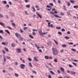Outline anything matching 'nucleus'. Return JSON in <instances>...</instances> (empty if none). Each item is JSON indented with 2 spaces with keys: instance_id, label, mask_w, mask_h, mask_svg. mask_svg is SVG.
Listing matches in <instances>:
<instances>
[{
  "instance_id": "obj_58",
  "label": "nucleus",
  "mask_w": 78,
  "mask_h": 78,
  "mask_svg": "<svg viewBox=\"0 0 78 78\" xmlns=\"http://www.w3.org/2000/svg\"><path fill=\"white\" fill-rule=\"evenodd\" d=\"M35 8H39V6L37 5H35Z\"/></svg>"
},
{
  "instance_id": "obj_41",
  "label": "nucleus",
  "mask_w": 78,
  "mask_h": 78,
  "mask_svg": "<svg viewBox=\"0 0 78 78\" xmlns=\"http://www.w3.org/2000/svg\"><path fill=\"white\" fill-rule=\"evenodd\" d=\"M70 2H71V3H74V1L72 0H70Z\"/></svg>"
},
{
  "instance_id": "obj_55",
  "label": "nucleus",
  "mask_w": 78,
  "mask_h": 78,
  "mask_svg": "<svg viewBox=\"0 0 78 78\" xmlns=\"http://www.w3.org/2000/svg\"><path fill=\"white\" fill-rule=\"evenodd\" d=\"M58 2L59 3H61V1L60 0H58Z\"/></svg>"
},
{
  "instance_id": "obj_54",
  "label": "nucleus",
  "mask_w": 78,
  "mask_h": 78,
  "mask_svg": "<svg viewBox=\"0 0 78 78\" xmlns=\"http://www.w3.org/2000/svg\"><path fill=\"white\" fill-rule=\"evenodd\" d=\"M67 14H68V15H71V14H70V13L69 12H67Z\"/></svg>"
},
{
  "instance_id": "obj_31",
  "label": "nucleus",
  "mask_w": 78,
  "mask_h": 78,
  "mask_svg": "<svg viewBox=\"0 0 78 78\" xmlns=\"http://www.w3.org/2000/svg\"><path fill=\"white\" fill-rule=\"evenodd\" d=\"M15 75L16 76V77H18V76H19V75H18V74L16 73L15 74Z\"/></svg>"
},
{
  "instance_id": "obj_28",
  "label": "nucleus",
  "mask_w": 78,
  "mask_h": 78,
  "mask_svg": "<svg viewBox=\"0 0 78 78\" xmlns=\"http://www.w3.org/2000/svg\"><path fill=\"white\" fill-rule=\"evenodd\" d=\"M3 3H4V4H7V2H6V1H3Z\"/></svg>"
},
{
  "instance_id": "obj_3",
  "label": "nucleus",
  "mask_w": 78,
  "mask_h": 78,
  "mask_svg": "<svg viewBox=\"0 0 78 78\" xmlns=\"http://www.w3.org/2000/svg\"><path fill=\"white\" fill-rule=\"evenodd\" d=\"M39 34L40 35V36H44V34L42 32V29H39Z\"/></svg>"
},
{
  "instance_id": "obj_51",
  "label": "nucleus",
  "mask_w": 78,
  "mask_h": 78,
  "mask_svg": "<svg viewBox=\"0 0 78 78\" xmlns=\"http://www.w3.org/2000/svg\"><path fill=\"white\" fill-rule=\"evenodd\" d=\"M60 14L61 16H64V14L63 12L60 13Z\"/></svg>"
},
{
  "instance_id": "obj_46",
  "label": "nucleus",
  "mask_w": 78,
  "mask_h": 78,
  "mask_svg": "<svg viewBox=\"0 0 78 78\" xmlns=\"http://www.w3.org/2000/svg\"><path fill=\"white\" fill-rule=\"evenodd\" d=\"M15 65L16 66H17L18 65V63H17V62H15Z\"/></svg>"
},
{
  "instance_id": "obj_10",
  "label": "nucleus",
  "mask_w": 78,
  "mask_h": 78,
  "mask_svg": "<svg viewBox=\"0 0 78 78\" xmlns=\"http://www.w3.org/2000/svg\"><path fill=\"white\" fill-rule=\"evenodd\" d=\"M35 47H37V49H39V48H40V47H39V46L37 45L36 44H35Z\"/></svg>"
},
{
  "instance_id": "obj_43",
  "label": "nucleus",
  "mask_w": 78,
  "mask_h": 78,
  "mask_svg": "<svg viewBox=\"0 0 78 78\" xmlns=\"http://www.w3.org/2000/svg\"><path fill=\"white\" fill-rule=\"evenodd\" d=\"M72 64H73V65H74V66H77V65H76V63H75L73 62H72Z\"/></svg>"
},
{
  "instance_id": "obj_6",
  "label": "nucleus",
  "mask_w": 78,
  "mask_h": 78,
  "mask_svg": "<svg viewBox=\"0 0 78 78\" xmlns=\"http://www.w3.org/2000/svg\"><path fill=\"white\" fill-rule=\"evenodd\" d=\"M36 14H37L38 17H40V18L41 19H42V16H41V15L40 14H39L37 12H36Z\"/></svg>"
},
{
  "instance_id": "obj_15",
  "label": "nucleus",
  "mask_w": 78,
  "mask_h": 78,
  "mask_svg": "<svg viewBox=\"0 0 78 78\" xmlns=\"http://www.w3.org/2000/svg\"><path fill=\"white\" fill-rule=\"evenodd\" d=\"M53 41H54V42H55V44H56V45H58V42H57V41H56L55 40V39H54Z\"/></svg>"
},
{
  "instance_id": "obj_48",
  "label": "nucleus",
  "mask_w": 78,
  "mask_h": 78,
  "mask_svg": "<svg viewBox=\"0 0 78 78\" xmlns=\"http://www.w3.org/2000/svg\"><path fill=\"white\" fill-rule=\"evenodd\" d=\"M7 28H9V29H10V30H12V28H11V27H10L9 26H7Z\"/></svg>"
},
{
  "instance_id": "obj_9",
  "label": "nucleus",
  "mask_w": 78,
  "mask_h": 78,
  "mask_svg": "<svg viewBox=\"0 0 78 78\" xmlns=\"http://www.w3.org/2000/svg\"><path fill=\"white\" fill-rule=\"evenodd\" d=\"M34 61H37H37H38V59H37V58H36V57H34Z\"/></svg>"
},
{
  "instance_id": "obj_56",
  "label": "nucleus",
  "mask_w": 78,
  "mask_h": 78,
  "mask_svg": "<svg viewBox=\"0 0 78 78\" xmlns=\"http://www.w3.org/2000/svg\"><path fill=\"white\" fill-rule=\"evenodd\" d=\"M56 29H61V27H56Z\"/></svg>"
},
{
  "instance_id": "obj_38",
  "label": "nucleus",
  "mask_w": 78,
  "mask_h": 78,
  "mask_svg": "<svg viewBox=\"0 0 78 78\" xmlns=\"http://www.w3.org/2000/svg\"><path fill=\"white\" fill-rule=\"evenodd\" d=\"M6 57L8 59H11V57L9 56H7Z\"/></svg>"
},
{
  "instance_id": "obj_17",
  "label": "nucleus",
  "mask_w": 78,
  "mask_h": 78,
  "mask_svg": "<svg viewBox=\"0 0 78 78\" xmlns=\"http://www.w3.org/2000/svg\"><path fill=\"white\" fill-rule=\"evenodd\" d=\"M54 61L55 62H58V59L56 58H55L54 60Z\"/></svg>"
},
{
  "instance_id": "obj_23",
  "label": "nucleus",
  "mask_w": 78,
  "mask_h": 78,
  "mask_svg": "<svg viewBox=\"0 0 78 78\" xmlns=\"http://www.w3.org/2000/svg\"><path fill=\"white\" fill-rule=\"evenodd\" d=\"M62 46V47L65 48V47H67V45H66V44H63Z\"/></svg>"
},
{
  "instance_id": "obj_50",
  "label": "nucleus",
  "mask_w": 78,
  "mask_h": 78,
  "mask_svg": "<svg viewBox=\"0 0 78 78\" xmlns=\"http://www.w3.org/2000/svg\"><path fill=\"white\" fill-rule=\"evenodd\" d=\"M20 40L21 41H23V38H21L20 39Z\"/></svg>"
},
{
  "instance_id": "obj_44",
  "label": "nucleus",
  "mask_w": 78,
  "mask_h": 78,
  "mask_svg": "<svg viewBox=\"0 0 78 78\" xmlns=\"http://www.w3.org/2000/svg\"><path fill=\"white\" fill-rule=\"evenodd\" d=\"M28 60H29V61H32V60L30 58H28Z\"/></svg>"
},
{
  "instance_id": "obj_24",
  "label": "nucleus",
  "mask_w": 78,
  "mask_h": 78,
  "mask_svg": "<svg viewBox=\"0 0 78 78\" xmlns=\"http://www.w3.org/2000/svg\"><path fill=\"white\" fill-rule=\"evenodd\" d=\"M44 58H45V59H49L47 55L45 56L44 57Z\"/></svg>"
},
{
  "instance_id": "obj_49",
  "label": "nucleus",
  "mask_w": 78,
  "mask_h": 78,
  "mask_svg": "<svg viewBox=\"0 0 78 78\" xmlns=\"http://www.w3.org/2000/svg\"><path fill=\"white\" fill-rule=\"evenodd\" d=\"M12 25L13 26H16V24H15V23H12Z\"/></svg>"
},
{
  "instance_id": "obj_62",
  "label": "nucleus",
  "mask_w": 78,
  "mask_h": 78,
  "mask_svg": "<svg viewBox=\"0 0 78 78\" xmlns=\"http://www.w3.org/2000/svg\"><path fill=\"white\" fill-rule=\"evenodd\" d=\"M0 17H3V16L1 14H0Z\"/></svg>"
},
{
  "instance_id": "obj_11",
  "label": "nucleus",
  "mask_w": 78,
  "mask_h": 78,
  "mask_svg": "<svg viewBox=\"0 0 78 78\" xmlns=\"http://www.w3.org/2000/svg\"><path fill=\"white\" fill-rule=\"evenodd\" d=\"M0 25H1V26H2V27H4V26H5V24L2 22H0Z\"/></svg>"
},
{
  "instance_id": "obj_30",
  "label": "nucleus",
  "mask_w": 78,
  "mask_h": 78,
  "mask_svg": "<svg viewBox=\"0 0 78 78\" xmlns=\"http://www.w3.org/2000/svg\"><path fill=\"white\" fill-rule=\"evenodd\" d=\"M47 8H52L51 6H49V5H47L46 6Z\"/></svg>"
},
{
  "instance_id": "obj_63",
  "label": "nucleus",
  "mask_w": 78,
  "mask_h": 78,
  "mask_svg": "<svg viewBox=\"0 0 78 78\" xmlns=\"http://www.w3.org/2000/svg\"><path fill=\"white\" fill-rule=\"evenodd\" d=\"M48 77L49 78H51V76L50 75H49L48 76Z\"/></svg>"
},
{
  "instance_id": "obj_52",
  "label": "nucleus",
  "mask_w": 78,
  "mask_h": 78,
  "mask_svg": "<svg viewBox=\"0 0 78 78\" xmlns=\"http://www.w3.org/2000/svg\"><path fill=\"white\" fill-rule=\"evenodd\" d=\"M52 11H56V9H55L54 8H53L52 10Z\"/></svg>"
},
{
  "instance_id": "obj_22",
  "label": "nucleus",
  "mask_w": 78,
  "mask_h": 78,
  "mask_svg": "<svg viewBox=\"0 0 78 78\" xmlns=\"http://www.w3.org/2000/svg\"><path fill=\"white\" fill-rule=\"evenodd\" d=\"M48 45H51V41H48Z\"/></svg>"
},
{
  "instance_id": "obj_33",
  "label": "nucleus",
  "mask_w": 78,
  "mask_h": 78,
  "mask_svg": "<svg viewBox=\"0 0 78 78\" xmlns=\"http://www.w3.org/2000/svg\"><path fill=\"white\" fill-rule=\"evenodd\" d=\"M26 7L27 8H28L30 7V5H26Z\"/></svg>"
},
{
  "instance_id": "obj_42",
  "label": "nucleus",
  "mask_w": 78,
  "mask_h": 78,
  "mask_svg": "<svg viewBox=\"0 0 78 78\" xmlns=\"http://www.w3.org/2000/svg\"><path fill=\"white\" fill-rule=\"evenodd\" d=\"M32 34L34 36H35V35H36V33H35L34 32H33L32 33Z\"/></svg>"
},
{
  "instance_id": "obj_14",
  "label": "nucleus",
  "mask_w": 78,
  "mask_h": 78,
  "mask_svg": "<svg viewBox=\"0 0 78 78\" xmlns=\"http://www.w3.org/2000/svg\"><path fill=\"white\" fill-rule=\"evenodd\" d=\"M32 9H33L34 12H35L36 11V10H35V8H34V6H32Z\"/></svg>"
},
{
  "instance_id": "obj_27",
  "label": "nucleus",
  "mask_w": 78,
  "mask_h": 78,
  "mask_svg": "<svg viewBox=\"0 0 78 78\" xmlns=\"http://www.w3.org/2000/svg\"><path fill=\"white\" fill-rule=\"evenodd\" d=\"M29 65H30V67H33V66H32V65H31V63H29Z\"/></svg>"
},
{
  "instance_id": "obj_16",
  "label": "nucleus",
  "mask_w": 78,
  "mask_h": 78,
  "mask_svg": "<svg viewBox=\"0 0 78 78\" xmlns=\"http://www.w3.org/2000/svg\"><path fill=\"white\" fill-rule=\"evenodd\" d=\"M50 73L52 74V75H55V73H54L52 71H50Z\"/></svg>"
},
{
  "instance_id": "obj_53",
  "label": "nucleus",
  "mask_w": 78,
  "mask_h": 78,
  "mask_svg": "<svg viewBox=\"0 0 78 78\" xmlns=\"http://www.w3.org/2000/svg\"><path fill=\"white\" fill-rule=\"evenodd\" d=\"M25 3H28V0H24Z\"/></svg>"
},
{
  "instance_id": "obj_59",
  "label": "nucleus",
  "mask_w": 78,
  "mask_h": 78,
  "mask_svg": "<svg viewBox=\"0 0 78 78\" xmlns=\"http://www.w3.org/2000/svg\"><path fill=\"white\" fill-rule=\"evenodd\" d=\"M39 51L40 52H41H41H42V50H41V49H39Z\"/></svg>"
},
{
  "instance_id": "obj_61",
  "label": "nucleus",
  "mask_w": 78,
  "mask_h": 78,
  "mask_svg": "<svg viewBox=\"0 0 78 78\" xmlns=\"http://www.w3.org/2000/svg\"><path fill=\"white\" fill-rule=\"evenodd\" d=\"M58 74L61 73L60 72V71H59V70H58Z\"/></svg>"
},
{
  "instance_id": "obj_29",
  "label": "nucleus",
  "mask_w": 78,
  "mask_h": 78,
  "mask_svg": "<svg viewBox=\"0 0 78 78\" xmlns=\"http://www.w3.org/2000/svg\"><path fill=\"white\" fill-rule=\"evenodd\" d=\"M50 13L51 14H52V15H54V14H55V13L52 11L50 12Z\"/></svg>"
},
{
  "instance_id": "obj_45",
  "label": "nucleus",
  "mask_w": 78,
  "mask_h": 78,
  "mask_svg": "<svg viewBox=\"0 0 78 78\" xmlns=\"http://www.w3.org/2000/svg\"><path fill=\"white\" fill-rule=\"evenodd\" d=\"M25 13L26 14V15H28V13H27V12L26 11H25Z\"/></svg>"
},
{
  "instance_id": "obj_40",
  "label": "nucleus",
  "mask_w": 78,
  "mask_h": 78,
  "mask_svg": "<svg viewBox=\"0 0 78 78\" xmlns=\"http://www.w3.org/2000/svg\"><path fill=\"white\" fill-rule=\"evenodd\" d=\"M61 31H65V29H64L63 28H62V30H61Z\"/></svg>"
},
{
  "instance_id": "obj_12",
  "label": "nucleus",
  "mask_w": 78,
  "mask_h": 78,
  "mask_svg": "<svg viewBox=\"0 0 78 78\" xmlns=\"http://www.w3.org/2000/svg\"><path fill=\"white\" fill-rule=\"evenodd\" d=\"M60 69H61V71L63 72H64V68L61 67H60Z\"/></svg>"
},
{
  "instance_id": "obj_19",
  "label": "nucleus",
  "mask_w": 78,
  "mask_h": 78,
  "mask_svg": "<svg viewBox=\"0 0 78 78\" xmlns=\"http://www.w3.org/2000/svg\"><path fill=\"white\" fill-rule=\"evenodd\" d=\"M5 50H6V51H7V52H8V51H9L8 49V48H6V47L5 48Z\"/></svg>"
},
{
  "instance_id": "obj_57",
  "label": "nucleus",
  "mask_w": 78,
  "mask_h": 78,
  "mask_svg": "<svg viewBox=\"0 0 78 78\" xmlns=\"http://www.w3.org/2000/svg\"><path fill=\"white\" fill-rule=\"evenodd\" d=\"M71 50L72 51H76V50L74 49H72Z\"/></svg>"
},
{
  "instance_id": "obj_7",
  "label": "nucleus",
  "mask_w": 78,
  "mask_h": 78,
  "mask_svg": "<svg viewBox=\"0 0 78 78\" xmlns=\"http://www.w3.org/2000/svg\"><path fill=\"white\" fill-rule=\"evenodd\" d=\"M2 45H8V42H6V43H5V42H2Z\"/></svg>"
},
{
  "instance_id": "obj_18",
  "label": "nucleus",
  "mask_w": 78,
  "mask_h": 78,
  "mask_svg": "<svg viewBox=\"0 0 78 78\" xmlns=\"http://www.w3.org/2000/svg\"><path fill=\"white\" fill-rule=\"evenodd\" d=\"M76 73L73 71H72L71 72V75H75V74Z\"/></svg>"
},
{
  "instance_id": "obj_60",
  "label": "nucleus",
  "mask_w": 78,
  "mask_h": 78,
  "mask_svg": "<svg viewBox=\"0 0 78 78\" xmlns=\"http://www.w3.org/2000/svg\"><path fill=\"white\" fill-rule=\"evenodd\" d=\"M69 67H70L71 68V67H72V65H69Z\"/></svg>"
},
{
  "instance_id": "obj_13",
  "label": "nucleus",
  "mask_w": 78,
  "mask_h": 78,
  "mask_svg": "<svg viewBox=\"0 0 78 78\" xmlns=\"http://www.w3.org/2000/svg\"><path fill=\"white\" fill-rule=\"evenodd\" d=\"M5 32H6V33H7L8 34H10V32H9V31L8 30H5Z\"/></svg>"
},
{
  "instance_id": "obj_32",
  "label": "nucleus",
  "mask_w": 78,
  "mask_h": 78,
  "mask_svg": "<svg viewBox=\"0 0 78 78\" xmlns=\"http://www.w3.org/2000/svg\"><path fill=\"white\" fill-rule=\"evenodd\" d=\"M11 45L12 47H15V44H11Z\"/></svg>"
},
{
  "instance_id": "obj_20",
  "label": "nucleus",
  "mask_w": 78,
  "mask_h": 78,
  "mask_svg": "<svg viewBox=\"0 0 78 78\" xmlns=\"http://www.w3.org/2000/svg\"><path fill=\"white\" fill-rule=\"evenodd\" d=\"M29 36L30 38L31 39H34V37L32 36V35H29Z\"/></svg>"
},
{
  "instance_id": "obj_36",
  "label": "nucleus",
  "mask_w": 78,
  "mask_h": 78,
  "mask_svg": "<svg viewBox=\"0 0 78 78\" xmlns=\"http://www.w3.org/2000/svg\"><path fill=\"white\" fill-rule=\"evenodd\" d=\"M32 72L33 73H34L35 74H36V73H36V72L35 71H33Z\"/></svg>"
},
{
  "instance_id": "obj_34",
  "label": "nucleus",
  "mask_w": 78,
  "mask_h": 78,
  "mask_svg": "<svg viewBox=\"0 0 78 78\" xmlns=\"http://www.w3.org/2000/svg\"><path fill=\"white\" fill-rule=\"evenodd\" d=\"M0 33L4 34V32H3V30H0Z\"/></svg>"
},
{
  "instance_id": "obj_39",
  "label": "nucleus",
  "mask_w": 78,
  "mask_h": 78,
  "mask_svg": "<svg viewBox=\"0 0 78 78\" xmlns=\"http://www.w3.org/2000/svg\"><path fill=\"white\" fill-rule=\"evenodd\" d=\"M3 58H4V62H6V58L4 56L3 57Z\"/></svg>"
},
{
  "instance_id": "obj_26",
  "label": "nucleus",
  "mask_w": 78,
  "mask_h": 78,
  "mask_svg": "<svg viewBox=\"0 0 78 78\" xmlns=\"http://www.w3.org/2000/svg\"><path fill=\"white\" fill-rule=\"evenodd\" d=\"M74 8H78V5L74 6Z\"/></svg>"
},
{
  "instance_id": "obj_8",
  "label": "nucleus",
  "mask_w": 78,
  "mask_h": 78,
  "mask_svg": "<svg viewBox=\"0 0 78 78\" xmlns=\"http://www.w3.org/2000/svg\"><path fill=\"white\" fill-rule=\"evenodd\" d=\"M17 53H20V51H21V49L20 48H18L17 49Z\"/></svg>"
},
{
  "instance_id": "obj_4",
  "label": "nucleus",
  "mask_w": 78,
  "mask_h": 78,
  "mask_svg": "<svg viewBox=\"0 0 78 78\" xmlns=\"http://www.w3.org/2000/svg\"><path fill=\"white\" fill-rule=\"evenodd\" d=\"M20 68L22 69H24L25 67V65L23 64H21L20 65Z\"/></svg>"
},
{
  "instance_id": "obj_37",
  "label": "nucleus",
  "mask_w": 78,
  "mask_h": 78,
  "mask_svg": "<svg viewBox=\"0 0 78 78\" xmlns=\"http://www.w3.org/2000/svg\"><path fill=\"white\" fill-rule=\"evenodd\" d=\"M55 17H59V16L57 14H55L54 15Z\"/></svg>"
},
{
  "instance_id": "obj_2",
  "label": "nucleus",
  "mask_w": 78,
  "mask_h": 78,
  "mask_svg": "<svg viewBox=\"0 0 78 78\" xmlns=\"http://www.w3.org/2000/svg\"><path fill=\"white\" fill-rule=\"evenodd\" d=\"M15 35L16 36L17 38H21V35L18 33H16L15 34Z\"/></svg>"
},
{
  "instance_id": "obj_21",
  "label": "nucleus",
  "mask_w": 78,
  "mask_h": 78,
  "mask_svg": "<svg viewBox=\"0 0 78 78\" xmlns=\"http://www.w3.org/2000/svg\"><path fill=\"white\" fill-rule=\"evenodd\" d=\"M64 38H65V39H70V37L67 36H66Z\"/></svg>"
},
{
  "instance_id": "obj_64",
  "label": "nucleus",
  "mask_w": 78,
  "mask_h": 78,
  "mask_svg": "<svg viewBox=\"0 0 78 78\" xmlns=\"http://www.w3.org/2000/svg\"><path fill=\"white\" fill-rule=\"evenodd\" d=\"M63 51H64V50L62 49V50L60 51V53H63Z\"/></svg>"
},
{
  "instance_id": "obj_25",
  "label": "nucleus",
  "mask_w": 78,
  "mask_h": 78,
  "mask_svg": "<svg viewBox=\"0 0 78 78\" xmlns=\"http://www.w3.org/2000/svg\"><path fill=\"white\" fill-rule=\"evenodd\" d=\"M58 34H59V35H62V33H61V32H58Z\"/></svg>"
},
{
  "instance_id": "obj_1",
  "label": "nucleus",
  "mask_w": 78,
  "mask_h": 78,
  "mask_svg": "<svg viewBox=\"0 0 78 78\" xmlns=\"http://www.w3.org/2000/svg\"><path fill=\"white\" fill-rule=\"evenodd\" d=\"M52 50L53 52V54L54 55H58V51L56 49L54 48H53Z\"/></svg>"
},
{
  "instance_id": "obj_35",
  "label": "nucleus",
  "mask_w": 78,
  "mask_h": 78,
  "mask_svg": "<svg viewBox=\"0 0 78 78\" xmlns=\"http://www.w3.org/2000/svg\"><path fill=\"white\" fill-rule=\"evenodd\" d=\"M70 3L69 2L67 4V6H70Z\"/></svg>"
},
{
  "instance_id": "obj_47",
  "label": "nucleus",
  "mask_w": 78,
  "mask_h": 78,
  "mask_svg": "<svg viewBox=\"0 0 78 78\" xmlns=\"http://www.w3.org/2000/svg\"><path fill=\"white\" fill-rule=\"evenodd\" d=\"M28 28V27H25L23 28V30H26V29H27Z\"/></svg>"
},
{
  "instance_id": "obj_5",
  "label": "nucleus",
  "mask_w": 78,
  "mask_h": 78,
  "mask_svg": "<svg viewBox=\"0 0 78 78\" xmlns=\"http://www.w3.org/2000/svg\"><path fill=\"white\" fill-rule=\"evenodd\" d=\"M50 23H51V22H49L48 23V27H53V24H51Z\"/></svg>"
}]
</instances>
